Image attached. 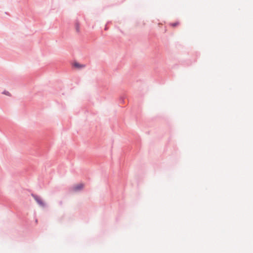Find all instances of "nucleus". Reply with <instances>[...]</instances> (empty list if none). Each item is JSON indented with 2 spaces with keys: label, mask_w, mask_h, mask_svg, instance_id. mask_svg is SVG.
<instances>
[{
  "label": "nucleus",
  "mask_w": 253,
  "mask_h": 253,
  "mask_svg": "<svg viewBox=\"0 0 253 253\" xmlns=\"http://www.w3.org/2000/svg\"><path fill=\"white\" fill-rule=\"evenodd\" d=\"M3 93L5 94V95H10V93L8 91H4L3 92Z\"/></svg>",
  "instance_id": "5"
},
{
  "label": "nucleus",
  "mask_w": 253,
  "mask_h": 253,
  "mask_svg": "<svg viewBox=\"0 0 253 253\" xmlns=\"http://www.w3.org/2000/svg\"><path fill=\"white\" fill-rule=\"evenodd\" d=\"M74 66L77 68H84L85 67L84 65L80 64L78 62H75L74 63Z\"/></svg>",
  "instance_id": "4"
},
{
  "label": "nucleus",
  "mask_w": 253,
  "mask_h": 253,
  "mask_svg": "<svg viewBox=\"0 0 253 253\" xmlns=\"http://www.w3.org/2000/svg\"><path fill=\"white\" fill-rule=\"evenodd\" d=\"M75 28L77 33H79L80 32V24L78 21L75 22Z\"/></svg>",
  "instance_id": "3"
},
{
  "label": "nucleus",
  "mask_w": 253,
  "mask_h": 253,
  "mask_svg": "<svg viewBox=\"0 0 253 253\" xmlns=\"http://www.w3.org/2000/svg\"><path fill=\"white\" fill-rule=\"evenodd\" d=\"M177 25V23H172L171 24V25L173 27H174V26H176V25Z\"/></svg>",
  "instance_id": "6"
},
{
  "label": "nucleus",
  "mask_w": 253,
  "mask_h": 253,
  "mask_svg": "<svg viewBox=\"0 0 253 253\" xmlns=\"http://www.w3.org/2000/svg\"><path fill=\"white\" fill-rule=\"evenodd\" d=\"M84 187V184L83 183H79L74 185L72 188V190L75 192H77L83 189Z\"/></svg>",
  "instance_id": "2"
},
{
  "label": "nucleus",
  "mask_w": 253,
  "mask_h": 253,
  "mask_svg": "<svg viewBox=\"0 0 253 253\" xmlns=\"http://www.w3.org/2000/svg\"><path fill=\"white\" fill-rule=\"evenodd\" d=\"M33 198L37 202V203L42 207H44L45 206V204L42 199L39 196L37 195H32Z\"/></svg>",
  "instance_id": "1"
}]
</instances>
